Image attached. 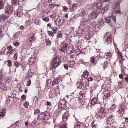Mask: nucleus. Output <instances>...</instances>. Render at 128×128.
Wrapping results in <instances>:
<instances>
[{
	"instance_id": "5fc2aeb1",
	"label": "nucleus",
	"mask_w": 128,
	"mask_h": 128,
	"mask_svg": "<svg viewBox=\"0 0 128 128\" xmlns=\"http://www.w3.org/2000/svg\"><path fill=\"white\" fill-rule=\"evenodd\" d=\"M11 98V96H9L8 97L6 101V104H8L10 102V98Z\"/></svg>"
},
{
	"instance_id": "0eeeda50",
	"label": "nucleus",
	"mask_w": 128,
	"mask_h": 128,
	"mask_svg": "<svg viewBox=\"0 0 128 128\" xmlns=\"http://www.w3.org/2000/svg\"><path fill=\"white\" fill-rule=\"evenodd\" d=\"M104 38H105L106 40L105 42L108 44H110L112 42L111 35L110 33H106L104 37Z\"/></svg>"
},
{
	"instance_id": "c03bdc74",
	"label": "nucleus",
	"mask_w": 128,
	"mask_h": 128,
	"mask_svg": "<svg viewBox=\"0 0 128 128\" xmlns=\"http://www.w3.org/2000/svg\"><path fill=\"white\" fill-rule=\"evenodd\" d=\"M6 62H8V66L10 68L12 66V64L11 60H9L7 61Z\"/></svg>"
},
{
	"instance_id": "f3484780",
	"label": "nucleus",
	"mask_w": 128,
	"mask_h": 128,
	"mask_svg": "<svg viewBox=\"0 0 128 128\" xmlns=\"http://www.w3.org/2000/svg\"><path fill=\"white\" fill-rule=\"evenodd\" d=\"M98 11L92 12L90 15V16L93 18H96L98 16Z\"/></svg>"
},
{
	"instance_id": "6ab92c4d",
	"label": "nucleus",
	"mask_w": 128,
	"mask_h": 128,
	"mask_svg": "<svg viewBox=\"0 0 128 128\" xmlns=\"http://www.w3.org/2000/svg\"><path fill=\"white\" fill-rule=\"evenodd\" d=\"M100 26L99 24H96L93 27V30L95 32L98 31L100 30Z\"/></svg>"
},
{
	"instance_id": "69168bd1",
	"label": "nucleus",
	"mask_w": 128,
	"mask_h": 128,
	"mask_svg": "<svg viewBox=\"0 0 128 128\" xmlns=\"http://www.w3.org/2000/svg\"><path fill=\"white\" fill-rule=\"evenodd\" d=\"M82 86L83 85V86L86 88L88 86V84L87 82H86L85 81H84L82 82Z\"/></svg>"
},
{
	"instance_id": "052dcab7",
	"label": "nucleus",
	"mask_w": 128,
	"mask_h": 128,
	"mask_svg": "<svg viewBox=\"0 0 128 128\" xmlns=\"http://www.w3.org/2000/svg\"><path fill=\"white\" fill-rule=\"evenodd\" d=\"M14 64L16 67L18 68L20 64L17 61H16L14 62Z\"/></svg>"
},
{
	"instance_id": "774afa93",
	"label": "nucleus",
	"mask_w": 128,
	"mask_h": 128,
	"mask_svg": "<svg viewBox=\"0 0 128 128\" xmlns=\"http://www.w3.org/2000/svg\"><path fill=\"white\" fill-rule=\"evenodd\" d=\"M63 9L62 10V11L66 12L68 9L67 7L66 6H63Z\"/></svg>"
},
{
	"instance_id": "a211bd4d",
	"label": "nucleus",
	"mask_w": 128,
	"mask_h": 128,
	"mask_svg": "<svg viewBox=\"0 0 128 128\" xmlns=\"http://www.w3.org/2000/svg\"><path fill=\"white\" fill-rule=\"evenodd\" d=\"M59 82H58L56 78L54 79L52 83H50V84L49 86L50 87H52L53 86L55 85L58 84Z\"/></svg>"
},
{
	"instance_id": "cd10ccee",
	"label": "nucleus",
	"mask_w": 128,
	"mask_h": 128,
	"mask_svg": "<svg viewBox=\"0 0 128 128\" xmlns=\"http://www.w3.org/2000/svg\"><path fill=\"white\" fill-rule=\"evenodd\" d=\"M58 128H67V124H61L59 125L58 126Z\"/></svg>"
},
{
	"instance_id": "79ce46f5",
	"label": "nucleus",
	"mask_w": 128,
	"mask_h": 128,
	"mask_svg": "<svg viewBox=\"0 0 128 128\" xmlns=\"http://www.w3.org/2000/svg\"><path fill=\"white\" fill-rule=\"evenodd\" d=\"M124 113V112H120L117 111V115L119 117H122V116Z\"/></svg>"
},
{
	"instance_id": "c756f323",
	"label": "nucleus",
	"mask_w": 128,
	"mask_h": 128,
	"mask_svg": "<svg viewBox=\"0 0 128 128\" xmlns=\"http://www.w3.org/2000/svg\"><path fill=\"white\" fill-rule=\"evenodd\" d=\"M84 10H80L79 11V12L78 14V15L80 16H82L83 15H84Z\"/></svg>"
},
{
	"instance_id": "a878e982",
	"label": "nucleus",
	"mask_w": 128,
	"mask_h": 128,
	"mask_svg": "<svg viewBox=\"0 0 128 128\" xmlns=\"http://www.w3.org/2000/svg\"><path fill=\"white\" fill-rule=\"evenodd\" d=\"M35 59L31 57L29 59L28 61V63L29 64L31 65L34 64L35 62Z\"/></svg>"
},
{
	"instance_id": "6e6552de",
	"label": "nucleus",
	"mask_w": 128,
	"mask_h": 128,
	"mask_svg": "<svg viewBox=\"0 0 128 128\" xmlns=\"http://www.w3.org/2000/svg\"><path fill=\"white\" fill-rule=\"evenodd\" d=\"M64 113L62 115V120L64 121L65 122L67 120L69 119L70 115L68 112L67 110L65 111H64Z\"/></svg>"
},
{
	"instance_id": "20e7f679",
	"label": "nucleus",
	"mask_w": 128,
	"mask_h": 128,
	"mask_svg": "<svg viewBox=\"0 0 128 128\" xmlns=\"http://www.w3.org/2000/svg\"><path fill=\"white\" fill-rule=\"evenodd\" d=\"M5 14H11L15 10V7L11 5L7 6L5 8Z\"/></svg>"
},
{
	"instance_id": "3c124183",
	"label": "nucleus",
	"mask_w": 128,
	"mask_h": 128,
	"mask_svg": "<svg viewBox=\"0 0 128 128\" xmlns=\"http://www.w3.org/2000/svg\"><path fill=\"white\" fill-rule=\"evenodd\" d=\"M114 119H111V118H109L108 120H107V123L110 124H112L113 122L112 120Z\"/></svg>"
},
{
	"instance_id": "4be33fe9",
	"label": "nucleus",
	"mask_w": 128,
	"mask_h": 128,
	"mask_svg": "<svg viewBox=\"0 0 128 128\" xmlns=\"http://www.w3.org/2000/svg\"><path fill=\"white\" fill-rule=\"evenodd\" d=\"M108 89L107 85L105 84H103L102 86V92L108 90Z\"/></svg>"
},
{
	"instance_id": "ddd939ff",
	"label": "nucleus",
	"mask_w": 128,
	"mask_h": 128,
	"mask_svg": "<svg viewBox=\"0 0 128 128\" xmlns=\"http://www.w3.org/2000/svg\"><path fill=\"white\" fill-rule=\"evenodd\" d=\"M3 81H0V89L5 90L7 89V87L5 83L2 82Z\"/></svg>"
},
{
	"instance_id": "1a4fd4ad",
	"label": "nucleus",
	"mask_w": 128,
	"mask_h": 128,
	"mask_svg": "<svg viewBox=\"0 0 128 128\" xmlns=\"http://www.w3.org/2000/svg\"><path fill=\"white\" fill-rule=\"evenodd\" d=\"M118 54V58L119 59V62L121 64H122L124 60V59L123 58V56L121 53L119 51L117 52Z\"/></svg>"
},
{
	"instance_id": "72a5a7b5",
	"label": "nucleus",
	"mask_w": 128,
	"mask_h": 128,
	"mask_svg": "<svg viewBox=\"0 0 128 128\" xmlns=\"http://www.w3.org/2000/svg\"><path fill=\"white\" fill-rule=\"evenodd\" d=\"M112 15L111 16H110V18L111 17V18H112V20H113V21L114 22H116V14L115 15L114 14L113 15V13H112Z\"/></svg>"
},
{
	"instance_id": "f704fd0d",
	"label": "nucleus",
	"mask_w": 128,
	"mask_h": 128,
	"mask_svg": "<svg viewBox=\"0 0 128 128\" xmlns=\"http://www.w3.org/2000/svg\"><path fill=\"white\" fill-rule=\"evenodd\" d=\"M88 72L87 70H86L83 72L82 75L84 78H88Z\"/></svg>"
},
{
	"instance_id": "338daca9",
	"label": "nucleus",
	"mask_w": 128,
	"mask_h": 128,
	"mask_svg": "<svg viewBox=\"0 0 128 128\" xmlns=\"http://www.w3.org/2000/svg\"><path fill=\"white\" fill-rule=\"evenodd\" d=\"M20 121L19 120H18L16 122H15L14 124V125H15L16 126H19V124H20Z\"/></svg>"
},
{
	"instance_id": "39448f33",
	"label": "nucleus",
	"mask_w": 128,
	"mask_h": 128,
	"mask_svg": "<svg viewBox=\"0 0 128 128\" xmlns=\"http://www.w3.org/2000/svg\"><path fill=\"white\" fill-rule=\"evenodd\" d=\"M9 15L8 14H4L0 15V22L2 23L6 22L8 21Z\"/></svg>"
},
{
	"instance_id": "c9c22d12",
	"label": "nucleus",
	"mask_w": 128,
	"mask_h": 128,
	"mask_svg": "<svg viewBox=\"0 0 128 128\" xmlns=\"http://www.w3.org/2000/svg\"><path fill=\"white\" fill-rule=\"evenodd\" d=\"M4 80L6 83L8 84L11 82V80L8 77H5L4 78Z\"/></svg>"
},
{
	"instance_id": "f257e3e1",
	"label": "nucleus",
	"mask_w": 128,
	"mask_h": 128,
	"mask_svg": "<svg viewBox=\"0 0 128 128\" xmlns=\"http://www.w3.org/2000/svg\"><path fill=\"white\" fill-rule=\"evenodd\" d=\"M67 104V102L65 100H61L58 104V107L59 110L58 112H60L61 114L64 112V111H66Z\"/></svg>"
},
{
	"instance_id": "dca6fc26",
	"label": "nucleus",
	"mask_w": 128,
	"mask_h": 128,
	"mask_svg": "<svg viewBox=\"0 0 128 128\" xmlns=\"http://www.w3.org/2000/svg\"><path fill=\"white\" fill-rule=\"evenodd\" d=\"M37 118V121L39 120L42 121L45 120L43 113L38 114Z\"/></svg>"
},
{
	"instance_id": "4d7b16f0",
	"label": "nucleus",
	"mask_w": 128,
	"mask_h": 128,
	"mask_svg": "<svg viewBox=\"0 0 128 128\" xmlns=\"http://www.w3.org/2000/svg\"><path fill=\"white\" fill-rule=\"evenodd\" d=\"M40 112V110L38 109H35L34 112V114L35 115H36Z\"/></svg>"
},
{
	"instance_id": "0e129e2a",
	"label": "nucleus",
	"mask_w": 128,
	"mask_h": 128,
	"mask_svg": "<svg viewBox=\"0 0 128 128\" xmlns=\"http://www.w3.org/2000/svg\"><path fill=\"white\" fill-rule=\"evenodd\" d=\"M94 121H93L91 123V125L94 128H96L97 126V124H94Z\"/></svg>"
},
{
	"instance_id": "b1692460",
	"label": "nucleus",
	"mask_w": 128,
	"mask_h": 128,
	"mask_svg": "<svg viewBox=\"0 0 128 128\" xmlns=\"http://www.w3.org/2000/svg\"><path fill=\"white\" fill-rule=\"evenodd\" d=\"M64 75H60L56 78L58 82H61L64 77Z\"/></svg>"
},
{
	"instance_id": "2eb2a0df",
	"label": "nucleus",
	"mask_w": 128,
	"mask_h": 128,
	"mask_svg": "<svg viewBox=\"0 0 128 128\" xmlns=\"http://www.w3.org/2000/svg\"><path fill=\"white\" fill-rule=\"evenodd\" d=\"M75 49L73 46H71L69 47L66 50V52L68 54H70L73 52Z\"/></svg>"
},
{
	"instance_id": "864d4df0",
	"label": "nucleus",
	"mask_w": 128,
	"mask_h": 128,
	"mask_svg": "<svg viewBox=\"0 0 128 128\" xmlns=\"http://www.w3.org/2000/svg\"><path fill=\"white\" fill-rule=\"evenodd\" d=\"M77 87L78 88H81L82 86V84H81L80 82H78L77 84Z\"/></svg>"
},
{
	"instance_id": "a18cd8bd",
	"label": "nucleus",
	"mask_w": 128,
	"mask_h": 128,
	"mask_svg": "<svg viewBox=\"0 0 128 128\" xmlns=\"http://www.w3.org/2000/svg\"><path fill=\"white\" fill-rule=\"evenodd\" d=\"M2 70H0V81L3 80V76L2 73Z\"/></svg>"
},
{
	"instance_id": "a19ab883",
	"label": "nucleus",
	"mask_w": 128,
	"mask_h": 128,
	"mask_svg": "<svg viewBox=\"0 0 128 128\" xmlns=\"http://www.w3.org/2000/svg\"><path fill=\"white\" fill-rule=\"evenodd\" d=\"M83 92L80 91L78 98H79L81 99L83 98Z\"/></svg>"
},
{
	"instance_id": "7ed1b4c3",
	"label": "nucleus",
	"mask_w": 128,
	"mask_h": 128,
	"mask_svg": "<svg viewBox=\"0 0 128 128\" xmlns=\"http://www.w3.org/2000/svg\"><path fill=\"white\" fill-rule=\"evenodd\" d=\"M61 63L60 59L58 58H54L52 62V67L53 69L56 68Z\"/></svg>"
},
{
	"instance_id": "9b49d317",
	"label": "nucleus",
	"mask_w": 128,
	"mask_h": 128,
	"mask_svg": "<svg viewBox=\"0 0 128 128\" xmlns=\"http://www.w3.org/2000/svg\"><path fill=\"white\" fill-rule=\"evenodd\" d=\"M23 14L22 11L20 9L18 8L16 11H14V15L18 17L21 16Z\"/></svg>"
},
{
	"instance_id": "412c9836",
	"label": "nucleus",
	"mask_w": 128,
	"mask_h": 128,
	"mask_svg": "<svg viewBox=\"0 0 128 128\" xmlns=\"http://www.w3.org/2000/svg\"><path fill=\"white\" fill-rule=\"evenodd\" d=\"M59 20H58V24H56V25H58V26H60L62 25V23L64 22V19L62 18H60V17H58Z\"/></svg>"
},
{
	"instance_id": "6e6d98bb",
	"label": "nucleus",
	"mask_w": 128,
	"mask_h": 128,
	"mask_svg": "<svg viewBox=\"0 0 128 128\" xmlns=\"http://www.w3.org/2000/svg\"><path fill=\"white\" fill-rule=\"evenodd\" d=\"M29 105V104L28 102H26L24 104V106L26 108H28V106Z\"/></svg>"
},
{
	"instance_id": "393cba45",
	"label": "nucleus",
	"mask_w": 128,
	"mask_h": 128,
	"mask_svg": "<svg viewBox=\"0 0 128 128\" xmlns=\"http://www.w3.org/2000/svg\"><path fill=\"white\" fill-rule=\"evenodd\" d=\"M6 110L5 108H4L3 110L0 112V116L1 117H4L5 115Z\"/></svg>"
},
{
	"instance_id": "f03ea898",
	"label": "nucleus",
	"mask_w": 128,
	"mask_h": 128,
	"mask_svg": "<svg viewBox=\"0 0 128 128\" xmlns=\"http://www.w3.org/2000/svg\"><path fill=\"white\" fill-rule=\"evenodd\" d=\"M96 106H98V108H100L99 109L98 113L97 118L99 120H101L104 118L106 114V111L103 107H101V105L98 104Z\"/></svg>"
},
{
	"instance_id": "37998d69",
	"label": "nucleus",
	"mask_w": 128,
	"mask_h": 128,
	"mask_svg": "<svg viewBox=\"0 0 128 128\" xmlns=\"http://www.w3.org/2000/svg\"><path fill=\"white\" fill-rule=\"evenodd\" d=\"M47 32L49 36L52 37H53L54 36V32L52 31L48 30L47 31Z\"/></svg>"
},
{
	"instance_id": "49530a36",
	"label": "nucleus",
	"mask_w": 128,
	"mask_h": 128,
	"mask_svg": "<svg viewBox=\"0 0 128 128\" xmlns=\"http://www.w3.org/2000/svg\"><path fill=\"white\" fill-rule=\"evenodd\" d=\"M57 37L58 38H62V34L61 32L59 31L57 34Z\"/></svg>"
},
{
	"instance_id": "09e8293b",
	"label": "nucleus",
	"mask_w": 128,
	"mask_h": 128,
	"mask_svg": "<svg viewBox=\"0 0 128 128\" xmlns=\"http://www.w3.org/2000/svg\"><path fill=\"white\" fill-rule=\"evenodd\" d=\"M122 81H120L118 85V86L119 88H121L122 86Z\"/></svg>"
},
{
	"instance_id": "4468645a",
	"label": "nucleus",
	"mask_w": 128,
	"mask_h": 128,
	"mask_svg": "<svg viewBox=\"0 0 128 128\" xmlns=\"http://www.w3.org/2000/svg\"><path fill=\"white\" fill-rule=\"evenodd\" d=\"M42 112L43 113L45 120H47L50 118V115L49 113L46 112Z\"/></svg>"
},
{
	"instance_id": "de8ad7c7",
	"label": "nucleus",
	"mask_w": 128,
	"mask_h": 128,
	"mask_svg": "<svg viewBox=\"0 0 128 128\" xmlns=\"http://www.w3.org/2000/svg\"><path fill=\"white\" fill-rule=\"evenodd\" d=\"M96 59L95 58L94 56H92L90 58V62L92 63H94L95 62L96 60H95Z\"/></svg>"
},
{
	"instance_id": "bb28decb",
	"label": "nucleus",
	"mask_w": 128,
	"mask_h": 128,
	"mask_svg": "<svg viewBox=\"0 0 128 128\" xmlns=\"http://www.w3.org/2000/svg\"><path fill=\"white\" fill-rule=\"evenodd\" d=\"M46 44L47 46H50L52 44L51 41L49 39L47 38L45 40Z\"/></svg>"
},
{
	"instance_id": "5701e85b",
	"label": "nucleus",
	"mask_w": 128,
	"mask_h": 128,
	"mask_svg": "<svg viewBox=\"0 0 128 128\" xmlns=\"http://www.w3.org/2000/svg\"><path fill=\"white\" fill-rule=\"evenodd\" d=\"M5 2V0H0V9L4 8Z\"/></svg>"
},
{
	"instance_id": "603ef678",
	"label": "nucleus",
	"mask_w": 128,
	"mask_h": 128,
	"mask_svg": "<svg viewBox=\"0 0 128 128\" xmlns=\"http://www.w3.org/2000/svg\"><path fill=\"white\" fill-rule=\"evenodd\" d=\"M18 0H12L11 3L12 4L17 5Z\"/></svg>"
},
{
	"instance_id": "f8f14e48",
	"label": "nucleus",
	"mask_w": 128,
	"mask_h": 128,
	"mask_svg": "<svg viewBox=\"0 0 128 128\" xmlns=\"http://www.w3.org/2000/svg\"><path fill=\"white\" fill-rule=\"evenodd\" d=\"M103 94H104V96L103 98L106 100H107L108 98L110 97V92L109 90H106L105 92H103Z\"/></svg>"
},
{
	"instance_id": "2f4dec72",
	"label": "nucleus",
	"mask_w": 128,
	"mask_h": 128,
	"mask_svg": "<svg viewBox=\"0 0 128 128\" xmlns=\"http://www.w3.org/2000/svg\"><path fill=\"white\" fill-rule=\"evenodd\" d=\"M124 106L122 105L119 106L118 108V111L121 112H124Z\"/></svg>"
},
{
	"instance_id": "9d476101",
	"label": "nucleus",
	"mask_w": 128,
	"mask_h": 128,
	"mask_svg": "<svg viewBox=\"0 0 128 128\" xmlns=\"http://www.w3.org/2000/svg\"><path fill=\"white\" fill-rule=\"evenodd\" d=\"M61 45L62 46L60 48L59 50L60 51L64 52L66 50L67 47H68V43H64L63 42H62Z\"/></svg>"
},
{
	"instance_id": "8fccbe9b",
	"label": "nucleus",
	"mask_w": 128,
	"mask_h": 128,
	"mask_svg": "<svg viewBox=\"0 0 128 128\" xmlns=\"http://www.w3.org/2000/svg\"><path fill=\"white\" fill-rule=\"evenodd\" d=\"M104 64L103 68L104 70L108 66V62L107 61H106L104 62Z\"/></svg>"
},
{
	"instance_id": "7c9ffc66",
	"label": "nucleus",
	"mask_w": 128,
	"mask_h": 128,
	"mask_svg": "<svg viewBox=\"0 0 128 128\" xmlns=\"http://www.w3.org/2000/svg\"><path fill=\"white\" fill-rule=\"evenodd\" d=\"M105 57L106 58H109L112 56V54L110 52L105 53Z\"/></svg>"
},
{
	"instance_id": "aec40b11",
	"label": "nucleus",
	"mask_w": 128,
	"mask_h": 128,
	"mask_svg": "<svg viewBox=\"0 0 128 128\" xmlns=\"http://www.w3.org/2000/svg\"><path fill=\"white\" fill-rule=\"evenodd\" d=\"M98 101V100L96 98H94L91 101L90 104L92 106H94L97 104Z\"/></svg>"
},
{
	"instance_id": "ea45409f",
	"label": "nucleus",
	"mask_w": 128,
	"mask_h": 128,
	"mask_svg": "<svg viewBox=\"0 0 128 128\" xmlns=\"http://www.w3.org/2000/svg\"><path fill=\"white\" fill-rule=\"evenodd\" d=\"M42 20L45 22H48L50 20V19L48 17H42Z\"/></svg>"
},
{
	"instance_id": "e433bc0d",
	"label": "nucleus",
	"mask_w": 128,
	"mask_h": 128,
	"mask_svg": "<svg viewBox=\"0 0 128 128\" xmlns=\"http://www.w3.org/2000/svg\"><path fill=\"white\" fill-rule=\"evenodd\" d=\"M34 34H32L30 38V41L31 42H33L34 41Z\"/></svg>"
},
{
	"instance_id": "c85d7f7f",
	"label": "nucleus",
	"mask_w": 128,
	"mask_h": 128,
	"mask_svg": "<svg viewBox=\"0 0 128 128\" xmlns=\"http://www.w3.org/2000/svg\"><path fill=\"white\" fill-rule=\"evenodd\" d=\"M81 126V124L80 122H77L76 123L74 124V128H80Z\"/></svg>"
},
{
	"instance_id": "e2e57ef3",
	"label": "nucleus",
	"mask_w": 128,
	"mask_h": 128,
	"mask_svg": "<svg viewBox=\"0 0 128 128\" xmlns=\"http://www.w3.org/2000/svg\"><path fill=\"white\" fill-rule=\"evenodd\" d=\"M115 106L114 104L112 105V106L109 108V110H114L115 108Z\"/></svg>"
},
{
	"instance_id": "4c0bfd02",
	"label": "nucleus",
	"mask_w": 128,
	"mask_h": 128,
	"mask_svg": "<svg viewBox=\"0 0 128 128\" xmlns=\"http://www.w3.org/2000/svg\"><path fill=\"white\" fill-rule=\"evenodd\" d=\"M108 9V7L107 6H105L104 8H102V10H101V12L102 13L104 14L106 12Z\"/></svg>"
},
{
	"instance_id": "423d86ee",
	"label": "nucleus",
	"mask_w": 128,
	"mask_h": 128,
	"mask_svg": "<svg viewBox=\"0 0 128 128\" xmlns=\"http://www.w3.org/2000/svg\"><path fill=\"white\" fill-rule=\"evenodd\" d=\"M102 3L101 2H99L98 3H95L93 6L92 8L94 10H100L102 8Z\"/></svg>"
},
{
	"instance_id": "58836bf2",
	"label": "nucleus",
	"mask_w": 128,
	"mask_h": 128,
	"mask_svg": "<svg viewBox=\"0 0 128 128\" xmlns=\"http://www.w3.org/2000/svg\"><path fill=\"white\" fill-rule=\"evenodd\" d=\"M70 64H69V66L71 68H73L75 63L74 61H71L70 60Z\"/></svg>"
},
{
	"instance_id": "bf43d9fd",
	"label": "nucleus",
	"mask_w": 128,
	"mask_h": 128,
	"mask_svg": "<svg viewBox=\"0 0 128 128\" xmlns=\"http://www.w3.org/2000/svg\"><path fill=\"white\" fill-rule=\"evenodd\" d=\"M52 30L54 32V33L55 34L57 32V28L56 27H52Z\"/></svg>"
},
{
	"instance_id": "680f3d73",
	"label": "nucleus",
	"mask_w": 128,
	"mask_h": 128,
	"mask_svg": "<svg viewBox=\"0 0 128 128\" xmlns=\"http://www.w3.org/2000/svg\"><path fill=\"white\" fill-rule=\"evenodd\" d=\"M31 79H28V81H27V83L26 85L27 86H30L31 84Z\"/></svg>"
},
{
	"instance_id": "473e14b6",
	"label": "nucleus",
	"mask_w": 128,
	"mask_h": 128,
	"mask_svg": "<svg viewBox=\"0 0 128 128\" xmlns=\"http://www.w3.org/2000/svg\"><path fill=\"white\" fill-rule=\"evenodd\" d=\"M121 2V1L120 0H118L117 1L116 3L115 4V8L116 9L120 5V3Z\"/></svg>"
},
{
	"instance_id": "13d9d810",
	"label": "nucleus",
	"mask_w": 128,
	"mask_h": 128,
	"mask_svg": "<svg viewBox=\"0 0 128 128\" xmlns=\"http://www.w3.org/2000/svg\"><path fill=\"white\" fill-rule=\"evenodd\" d=\"M115 12L116 13L120 14L121 13V11L120 10V6L118 7V10L115 11Z\"/></svg>"
}]
</instances>
